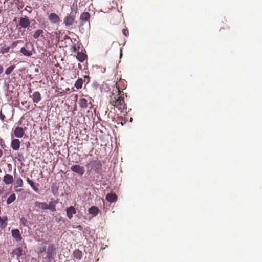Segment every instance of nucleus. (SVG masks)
<instances>
[{"label":"nucleus","mask_w":262,"mask_h":262,"mask_svg":"<svg viewBox=\"0 0 262 262\" xmlns=\"http://www.w3.org/2000/svg\"><path fill=\"white\" fill-rule=\"evenodd\" d=\"M77 59L80 62H83L86 58V55L81 52H78L76 56Z\"/></svg>","instance_id":"23"},{"label":"nucleus","mask_w":262,"mask_h":262,"mask_svg":"<svg viewBox=\"0 0 262 262\" xmlns=\"http://www.w3.org/2000/svg\"><path fill=\"white\" fill-rule=\"evenodd\" d=\"M31 97L32 98L33 103L35 104L38 103V102L41 100V95L38 91L34 92Z\"/></svg>","instance_id":"14"},{"label":"nucleus","mask_w":262,"mask_h":262,"mask_svg":"<svg viewBox=\"0 0 262 262\" xmlns=\"http://www.w3.org/2000/svg\"><path fill=\"white\" fill-rule=\"evenodd\" d=\"M35 71L36 72H38V69H36L35 70Z\"/></svg>","instance_id":"47"},{"label":"nucleus","mask_w":262,"mask_h":262,"mask_svg":"<svg viewBox=\"0 0 262 262\" xmlns=\"http://www.w3.org/2000/svg\"><path fill=\"white\" fill-rule=\"evenodd\" d=\"M34 206L36 207L41 209L42 210L48 209V204H47L45 202H40L38 201H36L34 203Z\"/></svg>","instance_id":"19"},{"label":"nucleus","mask_w":262,"mask_h":262,"mask_svg":"<svg viewBox=\"0 0 262 262\" xmlns=\"http://www.w3.org/2000/svg\"><path fill=\"white\" fill-rule=\"evenodd\" d=\"M27 101H24V102H21V104L24 106H25V107H26L27 108H29V107L28 106H26V105L27 104Z\"/></svg>","instance_id":"38"},{"label":"nucleus","mask_w":262,"mask_h":262,"mask_svg":"<svg viewBox=\"0 0 262 262\" xmlns=\"http://www.w3.org/2000/svg\"><path fill=\"white\" fill-rule=\"evenodd\" d=\"M16 158L18 159V161H21L22 159L23 158V156L22 154L17 153V157Z\"/></svg>","instance_id":"35"},{"label":"nucleus","mask_w":262,"mask_h":262,"mask_svg":"<svg viewBox=\"0 0 262 262\" xmlns=\"http://www.w3.org/2000/svg\"><path fill=\"white\" fill-rule=\"evenodd\" d=\"M56 253V249L55 246L52 244H50L47 247L46 251L47 255L45 259L48 260L49 262H51L54 259Z\"/></svg>","instance_id":"2"},{"label":"nucleus","mask_w":262,"mask_h":262,"mask_svg":"<svg viewBox=\"0 0 262 262\" xmlns=\"http://www.w3.org/2000/svg\"><path fill=\"white\" fill-rule=\"evenodd\" d=\"M20 222L24 226H27V219H26L24 217H21L20 218Z\"/></svg>","instance_id":"33"},{"label":"nucleus","mask_w":262,"mask_h":262,"mask_svg":"<svg viewBox=\"0 0 262 262\" xmlns=\"http://www.w3.org/2000/svg\"><path fill=\"white\" fill-rule=\"evenodd\" d=\"M91 169L93 170L97 173H100L102 171V164L99 161H93L90 164Z\"/></svg>","instance_id":"4"},{"label":"nucleus","mask_w":262,"mask_h":262,"mask_svg":"<svg viewBox=\"0 0 262 262\" xmlns=\"http://www.w3.org/2000/svg\"><path fill=\"white\" fill-rule=\"evenodd\" d=\"M85 78H88L89 80V76H85Z\"/></svg>","instance_id":"48"},{"label":"nucleus","mask_w":262,"mask_h":262,"mask_svg":"<svg viewBox=\"0 0 262 262\" xmlns=\"http://www.w3.org/2000/svg\"><path fill=\"white\" fill-rule=\"evenodd\" d=\"M4 191V189L3 187H0V195L3 194Z\"/></svg>","instance_id":"40"},{"label":"nucleus","mask_w":262,"mask_h":262,"mask_svg":"<svg viewBox=\"0 0 262 262\" xmlns=\"http://www.w3.org/2000/svg\"><path fill=\"white\" fill-rule=\"evenodd\" d=\"M122 56V50L120 49V58H121Z\"/></svg>","instance_id":"41"},{"label":"nucleus","mask_w":262,"mask_h":262,"mask_svg":"<svg viewBox=\"0 0 262 262\" xmlns=\"http://www.w3.org/2000/svg\"><path fill=\"white\" fill-rule=\"evenodd\" d=\"M122 33L125 36H128L129 35V32L128 30L126 29H124L122 30Z\"/></svg>","instance_id":"34"},{"label":"nucleus","mask_w":262,"mask_h":262,"mask_svg":"<svg viewBox=\"0 0 262 262\" xmlns=\"http://www.w3.org/2000/svg\"><path fill=\"white\" fill-rule=\"evenodd\" d=\"M91 101V98H90L89 100H87L85 98H81L79 100V104L80 106L83 109H86L88 108H92V104Z\"/></svg>","instance_id":"5"},{"label":"nucleus","mask_w":262,"mask_h":262,"mask_svg":"<svg viewBox=\"0 0 262 262\" xmlns=\"http://www.w3.org/2000/svg\"><path fill=\"white\" fill-rule=\"evenodd\" d=\"M21 190H22V189H18V190H16V192H20Z\"/></svg>","instance_id":"45"},{"label":"nucleus","mask_w":262,"mask_h":262,"mask_svg":"<svg viewBox=\"0 0 262 262\" xmlns=\"http://www.w3.org/2000/svg\"><path fill=\"white\" fill-rule=\"evenodd\" d=\"M76 12H72L69 16L66 17L64 19V23L67 27L72 26L74 23Z\"/></svg>","instance_id":"8"},{"label":"nucleus","mask_w":262,"mask_h":262,"mask_svg":"<svg viewBox=\"0 0 262 262\" xmlns=\"http://www.w3.org/2000/svg\"><path fill=\"white\" fill-rule=\"evenodd\" d=\"M43 31L42 30L38 29L35 31L33 35V37L34 39H36L39 36H43Z\"/></svg>","instance_id":"26"},{"label":"nucleus","mask_w":262,"mask_h":262,"mask_svg":"<svg viewBox=\"0 0 262 262\" xmlns=\"http://www.w3.org/2000/svg\"><path fill=\"white\" fill-rule=\"evenodd\" d=\"M15 188L21 187L23 186V181L20 176L16 177Z\"/></svg>","instance_id":"27"},{"label":"nucleus","mask_w":262,"mask_h":262,"mask_svg":"<svg viewBox=\"0 0 262 262\" xmlns=\"http://www.w3.org/2000/svg\"><path fill=\"white\" fill-rule=\"evenodd\" d=\"M58 203V200L51 199V201L49 202V204H48V209L52 212H55L56 211V205Z\"/></svg>","instance_id":"13"},{"label":"nucleus","mask_w":262,"mask_h":262,"mask_svg":"<svg viewBox=\"0 0 262 262\" xmlns=\"http://www.w3.org/2000/svg\"><path fill=\"white\" fill-rule=\"evenodd\" d=\"M25 129L21 127L17 126L14 130V135L15 137L21 138L25 135Z\"/></svg>","instance_id":"9"},{"label":"nucleus","mask_w":262,"mask_h":262,"mask_svg":"<svg viewBox=\"0 0 262 262\" xmlns=\"http://www.w3.org/2000/svg\"><path fill=\"white\" fill-rule=\"evenodd\" d=\"M16 199V195L15 193L12 194L10 196L8 197L6 203L7 205H9L13 202Z\"/></svg>","instance_id":"29"},{"label":"nucleus","mask_w":262,"mask_h":262,"mask_svg":"<svg viewBox=\"0 0 262 262\" xmlns=\"http://www.w3.org/2000/svg\"><path fill=\"white\" fill-rule=\"evenodd\" d=\"M30 21L27 16L21 17L19 18V25L20 27L24 29H27L29 30V26L30 25Z\"/></svg>","instance_id":"7"},{"label":"nucleus","mask_w":262,"mask_h":262,"mask_svg":"<svg viewBox=\"0 0 262 262\" xmlns=\"http://www.w3.org/2000/svg\"><path fill=\"white\" fill-rule=\"evenodd\" d=\"M77 229L81 230L82 228V227L80 225L77 226L76 227Z\"/></svg>","instance_id":"43"},{"label":"nucleus","mask_w":262,"mask_h":262,"mask_svg":"<svg viewBox=\"0 0 262 262\" xmlns=\"http://www.w3.org/2000/svg\"><path fill=\"white\" fill-rule=\"evenodd\" d=\"M33 50V45L32 43H26L25 46L20 49V53L24 56L30 57L32 55V51Z\"/></svg>","instance_id":"3"},{"label":"nucleus","mask_w":262,"mask_h":262,"mask_svg":"<svg viewBox=\"0 0 262 262\" xmlns=\"http://www.w3.org/2000/svg\"><path fill=\"white\" fill-rule=\"evenodd\" d=\"M20 142L17 139H12L11 143V147L14 150H18L20 148Z\"/></svg>","instance_id":"15"},{"label":"nucleus","mask_w":262,"mask_h":262,"mask_svg":"<svg viewBox=\"0 0 262 262\" xmlns=\"http://www.w3.org/2000/svg\"><path fill=\"white\" fill-rule=\"evenodd\" d=\"M5 119V116L2 113V110L0 111V119L4 121Z\"/></svg>","instance_id":"36"},{"label":"nucleus","mask_w":262,"mask_h":262,"mask_svg":"<svg viewBox=\"0 0 262 262\" xmlns=\"http://www.w3.org/2000/svg\"><path fill=\"white\" fill-rule=\"evenodd\" d=\"M14 179L12 175L5 174L3 178V181L6 185H10L13 182Z\"/></svg>","instance_id":"18"},{"label":"nucleus","mask_w":262,"mask_h":262,"mask_svg":"<svg viewBox=\"0 0 262 262\" xmlns=\"http://www.w3.org/2000/svg\"><path fill=\"white\" fill-rule=\"evenodd\" d=\"M27 181L35 192H39V189L38 188V187L39 186V184L38 183H34L29 178H27Z\"/></svg>","instance_id":"20"},{"label":"nucleus","mask_w":262,"mask_h":262,"mask_svg":"<svg viewBox=\"0 0 262 262\" xmlns=\"http://www.w3.org/2000/svg\"><path fill=\"white\" fill-rule=\"evenodd\" d=\"M90 18V14L88 12L82 13L80 17V19L82 21L88 22L89 27H90L89 20Z\"/></svg>","instance_id":"17"},{"label":"nucleus","mask_w":262,"mask_h":262,"mask_svg":"<svg viewBox=\"0 0 262 262\" xmlns=\"http://www.w3.org/2000/svg\"><path fill=\"white\" fill-rule=\"evenodd\" d=\"M73 49L74 51H75L76 50V47L75 46H73Z\"/></svg>","instance_id":"46"},{"label":"nucleus","mask_w":262,"mask_h":262,"mask_svg":"<svg viewBox=\"0 0 262 262\" xmlns=\"http://www.w3.org/2000/svg\"><path fill=\"white\" fill-rule=\"evenodd\" d=\"M4 71V68L2 66L0 65V75L3 73Z\"/></svg>","instance_id":"39"},{"label":"nucleus","mask_w":262,"mask_h":262,"mask_svg":"<svg viewBox=\"0 0 262 262\" xmlns=\"http://www.w3.org/2000/svg\"><path fill=\"white\" fill-rule=\"evenodd\" d=\"M77 1L75 0L73 3L72 7L71 8L72 12H76L77 9Z\"/></svg>","instance_id":"32"},{"label":"nucleus","mask_w":262,"mask_h":262,"mask_svg":"<svg viewBox=\"0 0 262 262\" xmlns=\"http://www.w3.org/2000/svg\"><path fill=\"white\" fill-rule=\"evenodd\" d=\"M3 151L0 149V158L3 156Z\"/></svg>","instance_id":"42"},{"label":"nucleus","mask_w":262,"mask_h":262,"mask_svg":"<svg viewBox=\"0 0 262 262\" xmlns=\"http://www.w3.org/2000/svg\"><path fill=\"white\" fill-rule=\"evenodd\" d=\"M106 200L111 203L115 202L117 200V196L115 193H108L105 196Z\"/></svg>","instance_id":"21"},{"label":"nucleus","mask_w":262,"mask_h":262,"mask_svg":"<svg viewBox=\"0 0 262 262\" xmlns=\"http://www.w3.org/2000/svg\"><path fill=\"white\" fill-rule=\"evenodd\" d=\"M76 213V209L74 206H71L66 209V214L69 219L73 217V215Z\"/></svg>","instance_id":"11"},{"label":"nucleus","mask_w":262,"mask_h":262,"mask_svg":"<svg viewBox=\"0 0 262 262\" xmlns=\"http://www.w3.org/2000/svg\"><path fill=\"white\" fill-rule=\"evenodd\" d=\"M83 83V80L82 78H79L75 82L74 86L77 89L82 88Z\"/></svg>","instance_id":"28"},{"label":"nucleus","mask_w":262,"mask_h":262,"mask_svg":"<svg viewBox=\"0 0 262 262\" xmlns=\"http://www.w3.org/2000/svg\"><path fill=\"white\" fill-rule=\"evenodd\" d=\"M113 93V97H112L110 103L112 106L116 107L118 110L122 111L123 110L126 109V105L124 99L120 97L121 91L118 86L114 89Z\"/></svg>","instance_id":"1"},{"label":"nucleus","mask_w":262,"mask_h":262,"mask_svg":"<svg viewBox=\"0 0 262 262\" xmlns=\"http://www.w3.org/2000/svg\"><path fill=\"white\" fill-rule=\"evenodd\" d=\"M48 19L50 22L54 24L58 23L60 20L59 16L54 13H52L49 15Z\"/></svg>","instance_id":"16"},{"label":"nucleus","mask_w":262,"mask_h":262,"mask_svg":"<svg viewBox=\"0 0 262 262\" xmlns=\"http://www.w3.org/2000/svg\"><path fill=\"white\" fill-rule=\"evenodd\" d=\"M15 66H11L7 68L5 70V74L7 75H10L12 73L13 70L15 69Z\"/></svg>","instance_id":"30"},{"label":"nucleus","mask_w":262,"mask_h":262,"mask_svg":"<svg viewBox=\"0 0 262 262\" xmlns=\"http://www.w3.org/2000/svg\"><path fill=\"white\" fill-rule=\"evenodd\" d=\"M45 251V248H43L42 249L40 250V252L41 253Z\"/></svg>","instance_id":"44"},{"label":"nucleus","mask_w":262,"mask_h":262,"mask_svg":"<svg viewBox=\"0 0 262 262\" xmlns=\"http://www.w3.org/2000/svg\"><path fill=\"white\" fill-rule=\"evenodd\" d=\"M13 253L17 257V259L19 260L20 257L23 255V250L20 248H17L13 250Z\"/></svg>","instance_id":"25"},{"label":"nucleus","mask_w":262,"mask_h":262,"mask_svg":"<svg viewBox=\"0 0 262 262\" xmlns=\"http://www.w3.org/2000/svg\"><path fill=\"white\" fill-rule=\"evenodd\" d=\"M99 212V208L96 206H92L88 209L89 214L91 215L90 218L97 216Z\"/></svg>","instance_id":"12"},{"label":"nucleus","mask_w":262,"mask_h":262,"mask_svg":"<svg viewBox=\"0 0 262 262\" xmlns=\"http://www.w3.org/2000/svg\"><path fill=\"white\" fill-rule=\"evenodd\" d=\"M8 220V218L7 216H0V227L2 228H4L7 226V221Z\"/></svg>","instance_id":"24"},{"label":"nucleus","mask_w":262,"mask_h":262,"mask_svg":"<svg viewBox=\"0 0 262 262\" xmlns=\"http://www.w3.org/2000/svg\"><path fill=\"white\" fill-rule=\"evenodd\" d=\"M10 48L9 47H3L1 48V53L2 54L7 53L9 52Z\"/></svg>","instance_id":"31"},{"label":"nucleus","mask_w":262,"mask_h":262,"mask_svg":"<svg viewBox=\"0 0 262 262\" xmlns=\"http://www.w3.org/2000/svg\"><path fill=\"white\" fill-rule=\"evenodd\" d=\"M11 234L12 237L16 241L20 242L22 240V236L20 233V231L18 229H13L11 231Z\"/></svg>","instance_id":"10"},{"label":"nucleus","mask_w":262,"mask_h":262,"mask_svg":"<svg viewBox=\"0 0 262 262\" xmlns=\"http://www.w3.org/2000/svg\"><path fill=\"white\" fill-rule=\"evenodd\" d=\"M3 142V140L2 139H0V143H2Z\"/></svg>","instance_id":"49"},{"label":"nucleus","mask_w":262,"mask_h":262,"mask_svg":"<svg viewBox=\"0 0 262 262\" xmlns=\"http://www.w3.org/2000/svg\"><path fill=\"white\" fill-rule=\"evenodd\" d=\"M71 170L79 176H82L85 172V168L79 165H73L70 167Z\"/></svg>","instance_id":"6"},{"label":"nucleus","mask_w":262,"mask_h":262,"mask_svg":"<svg viewBox=\"0 0 262 262\" xmlns=\"http://www.w3.org/2000/svg\"><path fill=\"white\" fill-rule=\"evenodd\" d=\"M56 221L58 222H64V219L61 217V216H60L58 218H56Z\"/></svg>","instance_id":"37"},{"label":"nucleus","mask_w":262,"mask_h":262,"mask_svg":"<svg viewBox=\"0 0 262 262\" xmlns=\"http://www.w3.org/2000/svg\"><path fill=\"white\" fill-rule=\"evenodd\" d=\"M73 256L77 259H81L82 256V252L79 249L74 250L73 252Z\"/></svg>","instance_id":"22"}]
</instances>
